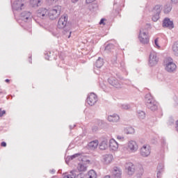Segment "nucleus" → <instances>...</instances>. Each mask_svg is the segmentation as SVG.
Returning a JSON list of instances; mask_svg holds the SVG:
<instances>
[{
    "label": "nucleus",
    "mask_w": 178,
    "mask_h": 178,
    "mask_svg": "<svg viewBox=\"0 0 178 178\" xmlns=\"http://www.w3.org/2000/svg\"><path fill=\"white\" fill-rule=\"evenodd\" d=\"M152 19L153 22H158V20H159V15L158 14H154Z\"/></svg>",
    "instance_id": "36"
},
{
    "label": "nucleus",
    "mask_w": 178,
    "mask_h": 178,
    "mask_svg": "<svg viewBox=\"0 0 178 178\" xmlns=\"http://www.w3.org/2000/svg\"><path fill=\"white\" fill-rule=\"evenodd\" d=\"M46 59H47V60H49V57L47 58L45 57Z\"/></svg>",
    "instance_id": "56"
},
{
    "label": "nucleus",
    "mask_w": 178,
    "mask_h": 178,
    "mask_svg": "<svg viewBox=\"0 0 178 178\" xmlns=\"http://www.w3.org/2000/svg\"><path fill=\"white\" fill-rule=\"evenodd\" d=\"M1 145V147H6V142H2Z\"/></svg>",
    "instance_id": "42"
},
{
    "label": "nucleus",
    "mask_w": 178,
    "mask_h": 178,
    "mask_svg": "<svg viewBox=\"0 0 178 178\" xmlns=\"http://www.w3.org/2000/svg\"><path fill=\"white\" fill-rule=\"evenodd\" d=\"M172 52L175 56H178V41L174 42L172 47Z\"/></svg>",
    "instance_id": "23"
},
{
    "label": "nucleus",
    "mask_w": 178,
    "mask_h": 178,
    "mask_svg": "<svg viewBox=\"0 0 178 178\" xmlns=\"http://www.w3.org/2000/svg\"><path fill=\"white\" fill-rule=\"evenodd\" d=\"M99 142L98 140H94L90 142V151H95L98 148Z\"/></svg>",
    "instance_id": "20"
},
{
    "label": "nucleus",
    "mask_w": 178,
    "mask_h": 178,
    "mask_svg": "<svg viewBox=\"0 0 178 178\" xmlns=\"http://www.w3.org/2000/svg\"><path fill=\"white\" fill-rule=\"evenodd\" d=\"M29 62H30V63H31V60H29Z\"/></svg>",
    "instance_id": "58"
},
{
    "label": "nucleus",
    "mask_w": 178,
    "mask_h": 178,
    "mask_svg": "<svg viewBox=\"0 0 178 178\" xmlns=\"http://www.w3.org/2000/svg\"><path fill=\"white\" fill-rule=\"evenodd\" d=\"M98 130V127H96L95 129H92L93 131H97Z\"/></svg>",
    "instance_id": "50"
},
{
    "label": "nucleus",
    "mask_w": 178,
    "mask_h": 178,
    "mask_svg": "<svg viewBox=\"0 0 178 178\" xmlns=\"http://www.w3.org/2000/svg\"><path fill=\"white\" fill-rule=\"evenodd\" d=\"M66 24H67V15L64 14L62 15L58 22V29H65L66 27Z\"/></svg>",
    "instance_id": "7"
},
{
    "label": "nucleus",
    "mask_w": 178,
    "mask_h": 178,
    "mask_svg": "<svg viewBox=\"0 0 178 178\" xmlns=\"http://www.w3.org/2000/svg\"><path fill=\"white\" fill-rule=\"evenodd\" d=\"M163 27H166L167 29H169V30L175 29L173 21L170 20V19L168 17L165 18L163 21Z\"/></svg>",
    "instance_id": "12"
},
{
    "label": "nucleus",
    "mask_w": 178,
    "mask_h": 178,
    "mask_svg": "<svg viewBox=\"0 0 178 178\" xmlns=\"http://www.w3.org/2000/svg\"><path fill=\"white\" fill-rule=\"evenodd\" d=\"M112 173L113 178H122V170L119 168L114 167Z\"/></svg>",
    "instance_id": "18"
},
{
    "label": "nucleus",
    "mask_w": 178,
    "mask_h": 178,
    "mask_svg": "<svg viewBox=\"0 0 178 178\" xmlns=\"http://www.w3.org/2000/svg\"><path fill=\"white\" fill-rule=\"evenodd\" d=\"M48 10L44 8H40L38 10L37 16L38 17H40V19H45V17H48Z\"/></svg>",
    "instance_id": "13"
},
{
    "label": "nucleus",
    "mask_w": 178,
    "mask_h": 178,
    "mask_svg": "<svg viewBox=\"0 0 178 178\" xmlns=\"http://www.w3.org/2000/svg\"><path fill=\"white\" fill-rule=\"evenodd\" d=\"M127 149L130 154H134L138 151V144L136 140H131L127 143Z\"/></svg>",
    "instance_id": "4"
},
{
    "label": "nucleus",
    "mask_w": 178,
    "mask_h": 178,
    "mask_svg": "<svg viewBox=\"0 0 178 178\" xmlns=\"http://www.w3.org/2000/svg\"><path fill=\"white\" fill-rule=\"evenodd\" d=\"M158 62H159V58L156 55V52L151 51L149 56V65L151 67L156 66Z\"/></svg>",
    "instance_id": "6"
},
{
    "label": "nucleus",
    "mask_w": 178,
    "mask_h": 178,
    "mask_svg": "<svg viewBox=\"0 0 178 178\" xmlns=\"http://www.w3.org/2000/svg\"><path fill=\"white\" fill-rule=\"evenodd\" d=\"M90 106H92L93 105H95V104H97L98 102V96L94 92H90Z\"/></svg>",
    "instance_id": "19"
},
{
    "label": "nucleus",
    "mask_w": 178,
    "mask_h": 178,
    "mask_svg": "<svg viewBox=\"0 0 178 178\" xmlns=\"http://www.w3.org/2000/svg\"><path fill=\"white\" fill-rule=\"evenodd\" d=\"M108 83L113 87H115V88H122V83L118 81L115 77L108 78Z\"/></svg>",
    "instance_id": "10"
},
{
    "label": "nucleus",
    "mask_w": 178,
    "mask_h": 178,
    "mask_svg": "<svg viewBox=\"0 0 178 178\" xmlns=\"http://www.w3.org/2000/svg\"><path fill=\"white\" fill-rule=\"evenodd\" d=\"M151 154V147L148 145H144L140 148V155L144 158H147Z\"/></svg>",
    "instance_id": "9"
},
{
    "label": "nucleus",
    "mask_w": 178,
    "mask_h": 178,
    "mask_svg": "<svg viewBox=\"0 0 178 178\" xmlns=\"http://www.w3.org/2000/svg\"><path fill=\"white\" fill-rule=\"evenodd\" d=\"M86 3H90V0H86Z\"/></svg>",
    "instance_id": "53"
},
{
    "label": "nucleus",
    "mask_w": 178,
    "mask_h": 178,
    "mask_svg": "<svg viewBox=\"0 0 178 178\" xmlns=\"http://www.w3.org/2000/svg\"><path fill=\"white\" fill-rule=\"evenodd\" d=\"M90 98V96H88L87 99H86V102H88V105H90V103H88V99Z\"/></svg>",
    "instance_id": "48"
},
{
    "label": "nucleus",
    "mask_w": 178,
    "mask_h": 178,
    "mask_svg": "<svg viewBox=\"0 0 178 178\" xmlns=\"http://www.w3.org/2000/svg\"><path fill=\"white\" fill-rule=\"evenodd\" d=\"M125 134H134L136 133V129L133 127H127L124 129Z\"/></svg>",
    "instance_id": "22"
},
{
    "label": "nucleus",
    "mask_w": 178,
    "mask_h": 178,
    "mask_svg": "<svg viewBox=\"0 0 178 178\" xmlns=\"http://www.w3.org/2000/svg\"><path fill=\"white\" fill-rule=\"evenodd\" d=\"M72 3H76V2H79V0H71Z\"/></svg>",
    "instance_id": "45"
},
{
    "label": "nucleus",
    "mask_w": 178,
    "mask_h": 178,
    "mask_svg": "<svg viewBox=\"0 0 178 178\" xmlns=\"http://www.w3.org/2000/svg\"><path fill=\"white\" fill-rule=\"evenodd\" d=\"M10 81L9 79H6V83H9Z\"/></svg>",
    "instance_id": "54"
},
{
    "label": "nucleus",
    "mask_w": 178,
    "mask_h": 178,
    "mask_svg": "<svg viewBox=\"0 0 178 178\" xmlns=\"http://www.w3.org/2000/svg\"><path fill=\"white\" fill-rule=\"evenodd\" d=\"M145 105L148 109L150 111H157L158 110V102L155 101L152 95L151 94H147L145 95Z\"/></svg>",
    "instance_id": "1"
},
{
    "label": "nucleus",
    "mask_w": 178,
    "mask_h": 178,
    "mask_svg": "<svg viewBox=\"0 0 178 178\" xmlns=\"http://www.w3.org/2000/svg\"><path fill=\"white\" fill-rule=\"evenodd\" d=\"M74 127H76V125H74L73 127L72 125L70 126V129H73Z\"/></svg>",
    "instance_id": "49"
},
{
    "label": "nucleus",
    "mask_w": 178,
    "mask_h": 178,
    "mask_svg": "<svg viewBox=\"0 0 178 178\" xmlns=\"http://www.w3.org/2000/svg\"><path fill=\"white\" fill-rule=\"evenodd\" d=\"M77 170L79 172H86L87 170V167L84 164L79 163L77 166Z\"/></svg>",
    "instance_id": "27"
},
{
    "label": "nucleus",
    "mask_w": 178,
    "mask_h": 178,
    "mask_svg": "<svg viewBox=\"0 0 178 178\" xmlns=\"http://www.w3.org/2000/svg\"><path fill=\"white\" fill-rule=\"evenodd\" d=\"M113 161V156L112 154H105L102 156V162L105 165H109Z\"/></svg>",
    "instance_id": "15"
},
{
    "label": "nucleus",
    "mask_w": 178,
    "mask_h": 178,
    "mask_svg": "<svg viewBox=\"0 0 178 178\" xmlns=\"http://www.w3.org/2000/svg\"><path fill=\"white\" fill-rule=\"evenodd\" d=\"M113 44H108L106 47V48H105V49H106V51H111V48H113Z\"/></svg>",
    "instance_id": "37"
},
{
    "label": "nucleus",
    "mask_w": 178,
    "mask_h": 178,
    "mask_svg": "<svg viewBox=\"0 0 178 178\" xmlns=\"http://www.w3.org/2000/svg\"><path fill=\"white\" fill-rule=\"evenodd\" d=\"M79 156H81V154L80 153H76L75 154H73L70 156H68L67 158V159H68V161H73V159H76V158H79Z\"/></svg>",
    "instance_id": "29"
},
{
    "label": "nucleus",
    "mask_w": 178,
    "mask_h": 178,
    "mask_svg": "<svg viewBox=\"0 0 178 178\" xmlns=\"http://www.w3.org/2000/svg\"><path fill=\"white\" fill-rule=\"evenodd\" d=\"M109 147L112 151H118V149L119 148V144L115 139L112 138L109 141Z\"/></svg>",
    "instance_id": "16"
},
{
    "label": "nucleus",
    "mask_w": 178,
    "mask_h": 178,
    "mask_svg": "<svg viewBox=\"0 0 178 178\" xmlns=\"http://www.w3.org/2000/svg\"><path fill=\"white\" fill-rule=\"evenodd\" d=\"M163 146L166 145V142H165V141L163 142Z\"/></svg>",
    "instance_id": "55"
},
{
    "label": "nucleus",
    "mask_w": 178,
    "mask_h": 178,
    "mask_svg": "<svg viewBox=\"0 0 178 178\" xmlns=\"http://www.w3.org/2000/svg\"><path fill=\"white\" fill-rule=\"evenodd\" d=\"M90 1H92V2H94V1H95V0H90Z\"/></svg>",
    "instance_id": "57"
},
{
    "label": "nucleus",
    "mask_w": 178,
    "mask_h": 178,
    "mask_svg": "<svg viewBox=\"0 0 178 178\" xmlns=\"http://www.w3.org/2000/svg\"><path fill=\"white\" fill-rule=\"evenodd\" d=\"M90 8L93 12H95L98 9V4L97 3H91Z\"/></svg>",
    "instance_id": "34"
},
{
    "label": "nucleus",
    "mask_w": 178,
    "mask_h": 178,
    "mask_svg": "<svg viewBox=\"0 0 178 178\" xmlns=\"http://www.w3.org/2000/svg\"><path fill=\"white\" fill-rule=\"evenodd\" d=\"M136 170L140 175H143V173H144V168L142 165H138Z\"/></svg>",
    "instance_id": "30"
},
{
    "label": "nucleus",
    "mask_w": 178,
    "mask_h": 178,
    "mask_svg": "<svg viewBox=\"0 0 178 178\" xmlns=\"http://www.w3.org/2000/svg\"><path fill=\"white\" fill-rule=\"evenodd\" d=\"M90 178H97V172H95V170H90Z\"/></svg>",
    "instance_id": "33"
},
{
    "label": "nucleus",
    "mask_w": 178,
    "mask_h": 178,
    "mask_svg": "<svg viewBox=\"0 0 178 178\" xmlns=\"http://www.w3.org/2000/svg\"><path fill=\"white\" fill-rule=\"evenodd\" d=\"M63 178H76V174L73 171H71L70 174L64 175Z\"/></svg>",
    "instance_id": "32"
},
{
    "label": "nucleus",
    "mask_w": 178,
    "mask_h": 178,
    "mask_svg": "<svg viewBox=\"0 0 178 178\" xmlns=\"http://www.w3.org/2000/svg\"><path fill=\"white\" fill-rule=\"evenodd\" d=\"M154 44L156 45V48H160L159 44H158V38H156L154 40Z\"/></svg>",
    "instance_id": "40"
},
{
    "label": "nucleus",
    "mask_w": 178,
    "mask_h": 178,
    "mask_svg": "<svg viewBox=\"0 0 178 178\" xmlns=\"http://www.w3.org/2000/svg\"><path fill=\"white\" fill-rule=\"evenodd\" d=\"M20 19L22 20V22H30V20H31V13L29 11L23 12L21 14Z\"/></svg>",
    "instance_id": "14"
},
{
    "label": "nucleus",
    "mask_w": 178,
    "mask_h": 178,
    "mask_svg": "<svg viewBox=\"0 0 178 178\" xmlns=\"http://www.w3.org/2000/svg\"><path fill=\"white\" fill-rule=\"evenodd\" d=\"M95 66L96 67L100 68L102 67V66H104V59L101 58V57H99L95 63Z\"/></svg>",
    "instance_id": "25"
},
{
    "label": "nucleus",
    "mask_w": 178,
    "mask_h": 178,
    "mask_svg": "<svg viewBox=\"0 0 178 178\" xmlns=\"http://www.w3.org/2000/svg\"><path fill=\"white\" fill-rule=\"evenodd\" d=\"M13 10H22L24 9V3L22 0L15 1L12 5Z\"/></svg>",
    "instance_id": "11"
},
{
    "label": "nucleus",
    "mask_w": 178,
    "mask_h": 178,
    "mask_svg": "<svg viewBox=\"0 0 178 178\" xmlns=\"http://www.w3.org/2000/svg\"><path fill=\"white\" fill-rule=\"evenodd\" d=\"M104 178H111V176L106 175V176H105Z\"/></svg>",
    "instance_id": "52"
},
{
    "label": "nucleus",
    "mask_w": 178,
    "mask_h": 178,
    "mask_svg": "<svg viewBox=\"0 0 178 178\" xmlns=\"http://www.w3.org/2000/svg\"><path fill=\"white\" fill-rule=\"evenodd\" d=\"M117 138L118 140H120V141H124V136H118Z\"/></svg>",
    "instance_id": "39"
},
{
    "label": "nucleus",
    "mask_w": 178,
    "mask_h": 178,
    "mask_svg": "<svg viewBox=\"0 0 178 178\" xmlns=\"http://www.w3.org/2000/svg\"><path fill=\"white\" fill-rule=\"evenodd\" d=\"M99 148L102 151H105L108 148V139H104L99 144Z\"/></svg>",
    "instance_id": "21"
},
{
    "label": "nucleus",
    "mask_w": 178,
    "mask_h": 178,
    "mask_svg": "<svg viewBox=\"0 0 178 178\" xmlns=\"http://www.w3.org/2000/svg\"><path fill=\"white\" fill-rule=\"evenodd\" d=\"M172 11V5L167 4L164 6L163 12L165 15H168V13H170Z\"/></svg>",
    "instance_id": "26"
},
{
    "label": "nucleus",
    "mask_w": 178,
    "mask_h": 178,
    "mask_svg": "<svg viewBox=\"0 0 178 178\" xmlns=\"http://www.w3.org/2000/svg\"><path fill=\"white\" fill-rule=\"evenodd\" d=\"M30 3L32 6H40L41 0H30Z\"/></svg>",
    "instance_id": "28"
},
{
    "label": "nucleus",
    "mask_w": 178,
    "mask_h": 178,
    "mask_svg": "<svg viewBox=\"0 0 178 178\" xmlns=\"http://www.w3.org/2000/svg\"><path fill=\"white\" fill-rule=\"evenodd\" d=\"M157 169H158V172H157V177L158 178H161V176H162V172H163V166H158L157 167Z\"/></svg>",
    "instance_id": "31"
},
{
    "label": "nucleus",
    "mask_w": 178,
    "mask_h": 178,
    "mask_svg": "<svg viewBox=\"0 0 178 178\" xmlns=\"http://www.w3.org/2000/svg\"><path fill=\"white\" fill-rule=\"evenodd\" d=\"M60 12H62V6H55L49 9L48 16L51 20H55L60 16Z\"/></svg>",
    "instance_id": "2"
},
{
    "label": "nucleus",
    "mask_w": 178,
    "mask_h": 178,
    "mask_svg": "<svg viewBox=\"0 0 178 178\" xmlns=\"http://www.w3.org/2000/svg\"><path fill=\"white\" fill-rule=\"evenodd\" d=\"M124 109H129V107L127 106H125L124 107H123Z\"/></svg>",
    "instance_id": "51"
},
{
    "label": "nucleus",
    "mask_w": 178,
    "mask_h": 178,
    "mask_svg": "<svg viewBox=\"0 0 178 178\" xmlns=\"http://www.w3.org/2000/svg\"><path fill=\"white\" fill-rule=\"evenodd\" d=\"M125 169L129 176H133L136 172V165L131 162H127L125 164Z\"/></svg>",
    "instance_id": "8"
},
{
    "label": "nucleus",
    "mask_w": 178,
    "mask_h": 178,
    "mask_svg": "<svg viewBox=\"0 0 178 178\" xmlns=\"http://www.w3.org/2000/svg\"><path fill=\"white\" fill-rule=\"evenodd\" d=\"M58 0H47V2H49L50 3H52V2H55Z\"/></svg>",
    "instance_id": "44"
},
{
    "label": "nucleus",
    "mask_w": 178,
    "mask_h": 178,
    "mask_svg": "<svg viewBox=\"0 0 178 178\" xmlns=\"http://www.w3.org/2000/svg\"><path fill=\"white\" fill-rule=\"evenodd\" d=\"M108 122H111L112 123H118L119 120H120V117L118 114H113L108 115L107 118Z\"/></svg>",
    "instance_id": "17"
},
{
    "label": "nucleus",
    "mask_w": 178,
    "mask_h": 178,
    "mask_svg": "<svg viewBox=\"0 0 178 178\" xmlns=\"http://www.w3.org/2000/svg\"><path fill=\"white\" fill-rule=\"evenodd\" d=\"M138 40L141 44H145L149 42V35H148V33H147V31H144V29L140 30Z\"/></svg>",
    "instance_id": "5"
},
{
    "label": "nucleus",
    "mask_w": 178,
    "mask_h": 178,
    "mask_svg": "<svg viewBox=\"0 0 178 178\" xmlns=\"http://www.w3.org/2000/svg\"><path fill=\"white\" fill-rule=\"evenodd\" d=\"M104 22H105V19H102L99 22V24H104Z\"/></svg>",
    "instance_id": "41"
},
{
    "label": "nucleus",
    "mask_w": 178,
    "mask_h": 178,
    "mask_svg": "<svg viewBox=\"0 0 178 178\" xmlns=\"http://www.w3.org/2000/svg\"><path fill=\"white\" fill-rule=\"evenodd\" d=\"M161 10L162 9L161 5H156L154 7L152 12L154 14L161 15Z\"/></svg>",
    "instance_id": "24"
},
{
    "label": "nucleus",
    "mask_w": 178,
    "mask_h": 178,
    "mask_svg": "<svg viewBox=\"0 0 178 178\" xmlns=\"http://www.w3.org/2000/svg\"><path fill=\"white\" fill-rule=\"evenodd\" d=\"M171 2H172V3L176 4L178 3V0H171Z\"/></svg>",
    "instance_id": "43"
},
{
    "label": "nucleus",
    "mask_w": 178,
    "mask_h": 178,
    "mask_svg": "<svg viewBox=\"0 0 178 178\" xmlns=\"http://www.w3.org/2000/svg\"><path fill=\"white\" fill-rule=\"evenodd\" d=\"M82 161H84V162H88V159H84V158H83V159H82Z\"/></svg>",
    "instance_id": "46"
},
{
    "label": "nucleus",
    "mask_w": 178,
    "mask_h": 178,
    "mask_svg": "<svg viewBox=\"0 0 178 178\" xmlns=\"http://www.w3.org/2000/svg\"><path fill=\"white\" fill-rule=\"evenodd\" d=\"M68 33H69V35H68L67 38H70V35H72V31H70Z\"/></svg>",
    "instance_id": "47"
},
{
    "label": "nucleus",
    "mask_w": 178,
    "mask_h": 178,
    "mask_svg": "<svg viewBox=\"0 0 178 178\" xmlns=\"http://www.w3.org/2000/svg\"><path fill=\"white\" fill-rule=\"evenodd\" d=\"M165 63V69L166 72H168V73H173L174 72H176V69H177V65L173 62V58L170 57H168L164 60Z\"/></svg>",
    "instance_id": "3"
},
{
    "label": "nucleus",
    "mask_w": 178,
    "mask_h": 178,
    "mask_svg": "<svg viewBox=\"0 0 178 178\" xmlns=\"http://www.w3.org/2000/svg\"><path fill=\"white\" fill-rule=\"evenodd\" d=\"M138 118L139 119H144L145 118V113L144 111H140L138 113Z\"/></svg>",
    "instance_id": "35"
},
{
    "label": "nucleus",
    "mask_w": 178,
    "mask_h": 178,
    "mask_svg": "<svg viewBox=\"0 0 178 178\" xmlns=\"http://www.w3.org/2000/svg\"><path fill=\"white\" fill-rule=\"evenodd\" d=\"M5 113H6V111L5 110L2 111V109L0 108V118H2Z\"/></svg>",
    "instance_id": "38"
}]
</instances>
